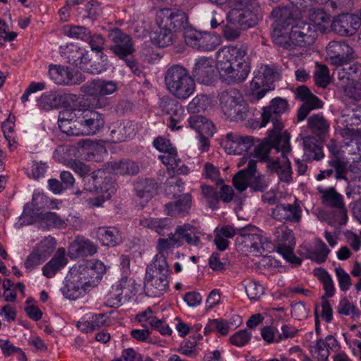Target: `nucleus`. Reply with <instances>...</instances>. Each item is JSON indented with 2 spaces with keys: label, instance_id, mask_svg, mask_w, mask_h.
Returning <instances> with one entry per match:
<instances>
[{
  "label": "nucleus",
  "instance_id": "1",
  "mask_svg": "<svg viewBox=\"0 0 361 361\" xmlns=\"http://www.w3.org/2000/svg\"><path fill=\"white\" fill-rule=\"evenodd\" d=\"M216 68L221 82L233 85L243 82L250 72V60L245 45L225 46L216 52Z\"/></svg>",
  "mask_w": 361,
  "mask_h": 361
},
{
  "label": "nucleus",
  "instance_id": "2",
  "mask_svg": "<svg viewBox=\"0 0 361 361\" xmlns=\"http://www.w3.org/2000/svg\"><path fill=\"white\" fill-rule=\"evenodd\" d=\"M106 273V266L98 259H90L75 264L66 277L63 295L76 300L86 293L87 288L96 286Z\"/></svg>",
  "mask_w": 361,
  "mask_h": 361
},
{
  "label": "nucleus",
  "instance_id": "3",
  "mask_svg": "<svg viewBox=\"0 0 361 361\" xmlns=\"http://www.w3.org/2000/svg\"><path fill=\"white\" fill-rule=\"evenodd\" d=\"M288 102L282 98L276 97L270 102V104L262 109V122L259 127L266 126L269 122L273 124V128L269 130V139L273 142L279 140L287 144L290 140V134L283 131V123L281 121V115L288 111Z\"/></svg>",
  "mask_w": 361,
  "mask_h": 361
},
{
  "label": "nucleus",
  "instance_id": "4",
  "mask_svg": "<svg viewBox=\"0 0 361 361\" xmlns=\"http://www.w3.org/2000/svg\"><path fill=\"white\" fill-rule=\"evenodd\" d=\"M164 82L167 90L179 99H186L195 90L194 79L183 66L175 64L165 73Z\"/></svg>",
  "mask_w": 361,
  "mask_h": 361
},
{
  "label": "nucleus",
  "instance_id": "5",
  "mask_svg": "<svg viewBox=\"0 0 361 361\" xmlns=\"http://www.w3.org/2000/svg\"><path fill=\"white\" fill-rule=\"evenodd\" d=\"M219 99L222 111L231 121H244L247 118L248 106L238 89L232 87L224 90Z\"/></svg>",
  "mask_w": 361,
  "mask_h": 361
},
{
  "label": "nucleus",
  "instance_id": "6",
  "mask_svg": "<svg viewBox=\"0 0 361 361\" xmlns=\"http://www.w3.org/2000/svg\"><path fill=\"white\" fill-rule=\"evenodd\" d=\"M290 10L286 6L278 7L271 11L272 16L276 18L272 32L274 42L285 49H294L293 42L290 39V31L286 27L292 24L289 18Z\"/></svg>",
  "mask_w": 361,
  "mask_h": 361
},
{
  "label": "nucleus",
  "instance_id": "7",
  "mask_svg": "<svg viewBox=\"0 0 361 361\" xmlns=\"http://www.w3.org/2000/svg\"><path fill=\"white\" fill-rule=\"evenodd\" d=\"M117 83L113 80L94 79L85 83L81 91L91 97L93 105L96 108H105L110 104V99L106 95L111 94L117 90Z\"/></svg>",
  "mask_w": 361,
  "mask_h": 361
},
{
  "label": "nucleus",
  "instance_id": "8",
  "mask_svg": "<svg viewBox=\"0 0 361 361\" xmlns=\"http://www.w3.org/2000/svg\"><path fill=\"white\" fill-rule=\"evenodd\" d=\"M280 78L279 68L274 65L262 66L255 75L250 83L251 90L257 99H262L265 94L273 90V84Z\"/></svg>",
  "mask_w": 361,
  "mask_h": 361
},
{
  "label": "nucleus",
  "instance_id": "9",
  "mask_svg": "<svg viewBox=\"0 0 361 361\" xmlns=\"http://www.w3.org/2000/svg\"><path fill=\"white\" fill-rule=\"evenodd\" d=\"M156 23L159 27H168L174 32H185L188 27V15L178 8H164L157 12Z\"/></svg>",
  "mask_w": 361,
  "mask_h": 361
},
{
  "label": "nucleus",
  "instance_id": "10",
  "mask_svg": "<svg viewBox=\"0 0 361 361\" xmlns=\"http://www.w3.org/2000/svg\"><path fill=\"white\" fill-rule=\"evenodd\" d=\"M262 18V12L259 4H252L247 8L231 9L227 19L231 24L240 30H246L255 26Z\"/></svg>",
  "mask_w": 361,
  "mask_h": 361
},
{
  "label": "nucleus",
  "instance_id": "11",
  "mask_svg": "<svg viewBox=\"0 0 361 361\" xmlns=\"http://www.w3.org/2000/svg\"><path fill=\"white\" fill-rule=\"evenodd\" d=\"M109 50L119 59L124 60L135 51L132 37L119 28L109 32Z\"/></svg>",
  "mask_w": 361,
  "mask_h": 361
},
{
  "label": "nucleus",
  "instance_id": "12",
  "mask_svg": "<svg viewBox=\"0 0 361 361\" xmlns=\"http://www.w3.org/2000/svg\"><path fill=\"white\" fill-rule=\"evenodd\" d=\"M290 28V39L295 47H307L313 44L317 37V31L315 25H311L310 23L303 20H294Z\"/></svg>",
  "mask_w": 361,
  "mask_h": 361
},
{
  "label": "nucleus",
  "instance_id": "13",
  "mask_svg": "<svg viewBox=\"0 0 361 361\" xmlns=\"http://www.w3.org/2000/svg\"><path fill=\"white\" fill-rule=\"evenodd\" d=\"M184 37L187 44L201 51H214L220 44L217 36L190 29L184 32Z\"/></svg>",
  "mask_w": 361,
  "mask_h": 361
},
{
  "label": "nucleus",
  "instance_id": "14",
  "mask_svg": "<svg viewBox=\"0 0 361 361\" xmlns=\"http://www.w3.org/2000/svg\"><path fill=\"white\" fill-rule=\"evenodd\" d=\"M49 74L50 78L58 85H78L85 80V76L80 72H74L69 68L61 65H51Z\"/></svg>",
  "mask_w": 361,
  "mask_h": 361
},
{
  "label": "nucleus",
  "instance_id": "15",
  "mask_svg": "<svg viewBox=\"0 0 361 361\" xmlns=\"http://www.w3.org/2000/svg\"><path fill=\"white\" fill-rule=\"evenodd\" d=\"M271 149H275L277 152H281V156L286 157V154H288L291 151V147L290 145V140L288 141L287 144H284L279 140L276 142H273L269 139V131L268 132V136L265 138L264 141L255 147L254 157L257 158L261 161L269 163V161H273L269 158V153Z\"/></svg>",
  "mask_w": 361,
  "mask_h": 361
},
{
  "label": "nucleus",
  "instance_id": "16",
  "mask_svg": "<svg viewBox=\"0 0 361 361\" xmlns=\"http://www.w3.org/2000/svg\"><path fill=\"white\" fill-rule=\"evenodd\" d=\"M331 30L342 36H352L360 28L357 15L341 13L334 18Z\"/></svg>",
  "mask_w": 361,
  "mask_h": 361
},
{
  "label": "nucleus",
  "instance_id": "17",
  "mask_svg": "<svg viewBox=\"0 0 361 361\" xmlns=\"http://www.w3.org/2000/svg\"><path fill=\"white\" fill-rule=\"evenodd\" d=\"M326 49L331 63L333 65L353 61L355 58L353 48L349 46L346 40L331 41L329 43Z\"/></svg>",
  "mask_w": 361,
  "mask_h": 361
},
{
  "label": "nucleus",
  "instance_id": "18",
  "mask_svg": "<svg viewBox=\"0 0 361 361\" xmlns=\"http://www.w3.org/2000/svg\"><path fill=\"white\" fill-rule=\"evenodd\" d=\"M295 245L294 233L292 230L286 228L283 231L281 235L279 236L276 251L288 262L292 264H300L302 260L296 257L293 252Z\"/></svg>",
  "mask_w": 361,
  "mask_h": 361
},
{
  "label": "nucleus",
  "instance_id": "19",
  "mask_svg": "<svg viewBox=\"0 0 361 361\" xmlns=\"http://www.w3.org/2000/svg\"><path fill=\"white\" fill-rule=\"evenodd\" d=\"M78 123L82 135H94L104 126V118L102 114L92 110H85L81 116L78 117Z\"/></svg>",
  "mask_w": 361,
  "mask_h": 361
},
{
  "label": "nucleus",
  "instance_id": "20",
  "mask_svg": "<svg viewBox=\"0 0 361 361\" xmlns=\"http://www.w3.org/2000/svg\"><path fill=\"white\" fill-rule=\"evenodd\" d=\"M302 209L300 204L295 201L293 204H279L271 209V216L281 222H299L301 219Z\"/></svg>",
  "mask_w": 361,
  "mask_h": 361
},
{
  "label": "nucleus",
  "instance_id": "21",
  "mask_svg": "<svg viewBox=\"0 0 361 361\" xmlns=\"http://www.w3.org/2000/svg\"><path fill=\"white\" fill-rule=\"evenodd\" d=\"M169 276L154 274H146L145 288L147 294L151 297H159L167 291L169 288Z\"/></svg>",
  "mask_w": 361,
  "mask_h": 361
},
{
  "label": "nucleus",
  "instance_id": "22",
  "mask_svg": "<svg viewBox=\"0 0 361 361\" xmlns=\"http://www.w3.org/2000/svg\"><path fill=\"white\" fill-rule=\"evenodd\" d=\"M193 76L204 85L212 84L215 77V68L212 58L201 57L197 59L192 68Z\"/></svg>",
  "mask_w": 361,
  "mask_h": 361
},
{
  "label": "nucleus",
  "instance_id": "23",
  "mask_svg": "<svg viewBox=\"0 0 361 361\" xmlns=\"http://www.w3.org/2000/svg\"><path fill=\"white\" fill-rule=\"evenodd\" d=\"M254 145L252 136H243L233 133L226 135L225 148L228 154H241L247 152Z\"/></svg>",
  "mask_w": 361,
  "mask_h": 361
},
{
  "label": "nucleus",
  "instance_id": "24",
  "mask_svg": "<svg viewBox=\"0 0 361 361\" xmlns=\"http://www.w3.org/2000/svg\"><path fill=\"white\" fill-rule=\"evenodd\" d=\"M318 192L322 194V202L323 204L339 211L341 216L347 219V212L343 202V196L338 193L334 188L324 189L322 187L317 188Z\"/></svg>",
  "mask_w": 361,
  "mask_h": 361
},
{
  "label": "nucleus",
  "instance_id": "25",
  "mask_svg": "<svg viewBox=\"0 0 361 361\" xmlns=\"http://www.w3.org/2000/svg\"><path fill=\"white\" fill-rule=\"evenodd\" d=\"M157 188V184L152 178L140 179L135 183V191L136 197L140 200V204L142 208L152 198Z\"/></svg>",
  "mask_w": 361,
  "mask_h": 361
},
{
  "label": "nucleus",
  "instance_id": "26",
  "mask_svg": "<svg viewBox=\"0 0 361 361\" xmlns=\"http://www.w3.org/2000/svg\"><path fill=\"white\" fill-rule=\"evenodd\" d=\"M97 252V245L90 240H75L68 248L71 258L86 257L92 256Z\"/></svg>",
  "mask_w": 361,
  "mask_h": 361
},
{
  "label": "nucleus",
  "instance_id": "27",
  "mask_svg": "<svg viewBox=\"0 0 361 361\" xmlns=\"http://www.w3.org/2000/svg\"><path fill=\"white\" fill-rule=\"evenodd\" d=\"M97 236L104 246L116 247L122 243V237L118 229L114 226L99 227Z\"/></svg>",
  "mask_w": 361,
  "mask_h": 361
},
{
  "label": "nucleus",
  "instance_id": "28",
  "mask_svg": "<svg viewBox=\"0 0 361 361\" xmlns=\"http://www.w3.org/2000/svg\"><path fill=\"white\" fill-rule=\"evenodd\" d=\"M192 196L190 193H185L180 196L175 202H171L164 205L165 211L171 216L188 213L191 208Z\"/></svg>",
  "mask_w": 361,
  "mask_h": 361
},
{
  "label": "nucleus",
  "instance_id": "29",
  "mask_svg": "<svg viewBox=\"0 0 361 361\" xmlns=\"http://www.w3.org/2000/svg\"><path fill=\"white\" fill-rule=\"evenodd\" d=\"M67 263L68 259L66 257V250L63 247H60L51 260L42 267L43 274L47 278H51Z\"/></svg>",
  "mask_w": 361,
  "mask_h": 361
},
{
  "label": "nucleus",
  "instance_id": "30",
  "mask_svg": "<svg viewBox=\"0 0 361 361\" xmlns=\"http://www.w3.org/2000/svg\"><path fill=\"white\" fill-rule=\"evenodd\" d=\"M287 155L286 154V157H282V161L277 158L273 161H269L267 164V168L271 172L276 173L279 179L285 183H289L292 180L291 164Z\"/></svg>",
  "mask_w": 361,
  "mask_h": 361
},
{
  "label": "nucleus",
  "instance_id": "31",
  "mask_svg": "<svg viewBox=\"0 0 361 361\" xmlns=\"http://www.w3.org/2000/svg\"><path fill=\"white\" fill-rule=\"evenodd\" d=\"M256 172V161L250 159L247 167L238 171L233 178V185L239 192L249 187V180Z\"/></svg>",
  "mask_w": 361,
  "mask_h": 361
},
{
  "label": "nucleus",
  "instance_id": "32",
  "mask_svg": "<svg viewBox=\"0 0 361 361\" xmlns=\"http://www.w3.org/2000/svg\"><path fill=\"white\" fill-rule=\"evenodd\" d=\"M110 129V136L114 142L125 141L135 135L134 125L130 122L116 123L112 125Z\"/></svg>",
  "mask_w": 361,
  "mask_h": 361
},
{
  "label": "nucleus",
  "instance_id": "33",
  "mask_svg": "<svg viewBox=\"0 0 361 361\" xmlns=\"http://www.w3.org/2000/svg\"><path fill=\"white\" fill-rule=\"evenodd\" d=\"M241 235L245 238L244 242L246 246L260 255H263L267 252L270 247V243L260 234L247 233L241 234Z\"/></svg>",
  "mask_w": 361,
  "mask_h": 361
},
{
  "label": "nucleus",
  "instance_id": "34",
  "mask_svg": "<svg viewBox=\"0 0 361 361\" xmlns=\"http://www.w3.org/2000/svg\"><path fill=\"white\" fill-rule=\"evenodd\" d=\"M171 219L169 218H142L139 224L145 228L154 230L159 235H164L171 226Z\"/></svg>",
  "mask_w": 361,
  "mask_h": 361
},
{
  "label": "nucleus",
  "instance_id": "35",
  "mask_svg": "<svg viewBox=\"0 0 361 361\" xmlns=\"http://www.w3.org/2000/svg\"><path fill=\"white\" fill-rule=\"evenodd\" d=\"M130 281L131 279L128 280L127 278H123L117 283L112 286L107 295V305L109 307H118L121 305L123 298L122 295L127 289V287L129 286L128 283H130Z\"/></svg>",
  "mask_w": 361,
  "mask_h": 361
},
{
  "label": "nucleus",
  "instance_id": "36",
  "mask_svg": "<svg viewBox=\"0 0 361 361\" xmlns=\"http://www.w3.org/2000/svg\"><path fill=\"white\" fill-rule=\"evenodd\" d=\"M61 103L62 96L54 91L45 92L37 99L38 106L46 111L58 108Z\"/></svg>",
  "mask_w": 361,
  "mask_h": 361
},
{
  "label": "nucleus",
  "instance_id": "37",
  "mask_svg": "<svg viewBox=\"0 0 361 361\" xmlns=\"http://www.w3.org/2000/svg\"><path fill=\"white\" fill-rule=\"evenodd\" d=\"M159 107L163 112L170 117L183 118L184 109L181 104L175 99L163 97L159 102Z\"/></svg>",
  "mask_w": 361,
  "mask_h": 361
},
{
  "label": "nucleus",
  "instance_id": "38",
  "mask_svg": "<svg viewBox=\"0 0 361 361\" xmlns=\"http://www.w3.org/2000/svg\"><path fill=\"white\" fill-rule=\"evenodd\" d=\"M307 127L312 133L321 137L328 132L329 124L323 115L317 114L308 118Z\"/></svg>",
  "mask_w": 361,
  "mask_h": 361
},
{
  "label": "nucleus",
  "instance_id": "39",
  "mask_svg": "<svg viewBox=\"0 0 361 361\" xmlns=\"http://www.w3.org/2000/svg\"><path fill=\"white\" fill-rule=\"evenodd\" d=\"M193 229V226L188 224H185L182 226H179L176 228L173 234L176 239L178 240L180 246L183 245L184 240L190 245H197L199 244L200 241V237L197 235L192 237Z\"/></svg>",
  "mask_w": 361,
  "mask_h": 361
},
{
  "label": "nucleus",
  "instance_id": "40",
  "mask_svg": "<svg viewBox=\"0 0 361 361\" xmlns=\"http://www.w3.org/2000/svg\"><path fill=\"white\" fill-rule=\"evenodd\" d=\"M322 106L323 102L317 96L312 94L308 99L303 101L302 104L298 109L297 112L298 121H304L311 111L320 109Z\"/></svg>",
  "mask_w": 361,
  "mask_h": 361
},
{
  "label": "nucleus",
  "instance_id": "41",
  "mask_svg": "<svg viewBox=\"0 0 361 361\" xmlns=\"http://www.w3.org/2000/svg\"><path fill=\"white\" fill-rule=\"evenodd\" d=\"M101 172L97 194L104 195L106 198H110L116 190V183L111 175L106 173L104 170H101Z\"/></svg>",
  "mask_w": 361,
  "mask_h": 361
},
{
  "label": "nucleus",
  "instance_id": "42",
  "mask_svg": "<svg viewBox=\"0 0 361 361\" xmlns=\"http://www.w3.org/2000/svg\"><path fill=\"white\" fill-rule=\"evenodd\" d=\"M61 56L66 61L75 66L81 62L80 57L82 56L83 49L77 44H70L66 47H60Z\"/></svg>",
  "mask_w": 361,
  "mask_h": 361
},
{
  "label": "nucleus",
  "instance_id": "43",
  "mask_svg": "<svg viewBox=\"0 0 361 361\" xmlns=\"http://www.w3.org/2000/svg\"><path fill=\"white\" fill-rule=\"evenodd\" d=\"M155 271L157 274H165L170 276L169 267L166 259L164 255L157 253L153 260V263L147 266L146 269V274H154Z\"/></svg>",
  "mask_w": 361,
  "mask_h": 361
},
{
  "label": "nucleus",
  "instance_id": "44",
  "mask_svg": "<svg viewBox=\"0 0 361 361\" xmlns=\"http://www.w3.org/2000/svg\"><path fill=\"white\" fill-rule=\"evenodd\" d=\"M232 324L231 322H228L222 319H210L204 328V334H208L211 332L217 331L221 335L226 336L228 334Z\"/></svg>",
  "mask_w": 361,
  "mask_h": 361
},
{
  "label": "nucleus",
  "instance_id": "45",
  "mask_svg": "<svg viewBox=\"0 0 361 361\" xmlns=\"http://www.w3.org/2000/svg\"><path fill=\"white\" fill-rule=\"evenodd\" d=\"M314 275L317 276L322 283L323 288L325 290L324 296L326 298L333 297L335 294V288L330 274L325 269L320 268L314 270Z\"/></svg>",
  "mask_w": 361,
  "mask_h": 361
},
{
  "label": "nucleus",
  "instance_id": "46",
  "mask_svg": "<svg viewBox=\"0 0 361 361\" xmlns=\"http://www.w3.org/2000/svg\"><path fill=\"white\" fill-rule=\"evenodd\" d=\"M309 8L310 12L308 15L310 20V25H315V30L317 31H324L325 30V26L323 23L328 20L326 13L322 8Z\"/></svg>",
  "mask_w": 361,
  "mask_h": 361
},
{
  "label": "nucleus",
  "instance_id": "47",
  "mask_svg": "<svg viewBox=\"0 0 361 361\" xmlns=\"http://www.w3.org/2000/svg\"><path fill=\"white\" fill-rule=\"evenodd\" d=\"M159 29L153 38L154 42L162 48L171 45L173 43L174 32L168 27H159Z\"/></svg>",
  "mask_w": 361,
  "mask_h": 361
},
{
  "label": "nucleus",
  "instance_id": "48",
  "mask_svg": "<svg viewBox=\"0 0 361 361\" xmlns=\"http://www.w3.org/2000/svg\"><path fill=\"white\" fill-rule=\"evenodd\" d=\"M243 286L247 297L251 300H259L264 293V288L256 281H245Z\"/></svg>",
  "mask_w": 361,
  "mask_h": 361
},
{
  "label": "nucleus",
  "instance_id": "49",
  "mask_svg": "<svg viewBox=\"0 0 361 361\" xmlns=\"http://www.w3.org/2000/svg\"><path fill=\"white\" fill-rule=\"evenodd\" d=\"M64 32L70 37L87 42L90 37L91 31L84 26L73 25L65 27Z\"/></svg>",
  "mask_w": 361,
  "mask_h": 361
},
{
  "label": "nucleus",
  "instance_id": "50",
  "mask_svg": "<svg viewBox=\"0 0 361 361\" xmlns=\"http://www.w3.org/2000/svg\"><path fill=\"white\" fill-rule=\"evenodd\" d=\"M329 165L334 169V174L337 180H344L348 181L347 174L348 171L345 161L336 157L329 161Z\"/></svg>",
  "mask_w": 361,
  "mask_h": 361
},
{
  "label": "nucleus",
  "instance_id": "51",
  "mask_svg": "<svg viewBox=\"0 0 361 361\" xmlns=\"http://www.w3.org/2000/svg\"><path fill=\"white\" fill-rule=\"evenodd\" d=\"M47 257L38 250L36 247L33 249L31 253L27 256L25 262V267L26 269L32 270L36 266L42 264Z\"/></svg>",
  "mask_w": 361,
  "mask_h": 361
},
{
  "label": "nucleus",
  "instance_id": "52",
  "mask_svg": "<svg viewBox=\"0 0 361 361\" xmlns=\"http://www.w3.org/2000/svg\"><path fill=\"white\" fill-rule=\"evenodd\" d=\"M59 128L63 133L69 136H78L82 135V132L78 123V117L72 121L58 123Z\"/></svg>",
  "mask_w": 361,
  "mask_h": 361
},
{
  "label": "nucleus",
  "instance_id": "53",
  "mask_svg": "<svg viewBox=\"0 0 361 361\" xmlns=\"http://www.w3.org/2000/svg\"><path fill=\"white\" fill-rule=\"evenodd\" d=\"M178 242L173 233H171L168 238H159L157 245L158 253L164 255V252H168L171 249L179 247L180 243Z\"/></svg>",
  "mask_w": 361,
  "mask_h": 361
},
{
  "label": "nucleus",
  "instance_id": "54",
  "mask_svg": "<svg viewBox=\"0 0 361 361\" xmlns=\"http://www.w3.org/2000/svg\"><path fill=\"white\" fill-rule=\"evenodd\" d=\"M315 84L321 87H326L329 83V71L326 66L317 65L314 73Z\"/></svg>",
  "mask_w": 361,
  "mask_h": 361
},
{
  "label": "nucleus",
  "instance_id": "55",
  "mask_svg": "<svg viewBox=\"0 0 361 361\" xmlns=\"http://www.w3.org/2000/svg\"><path fill=\"white\" fill-rule=\"evenodd\" d=\"M39 219L43 221L48 227L64 228L66 226L65 221L55 212H44L39 214Z\"/></svg>",
  "mask_w": 361,
  "mask_h": 361
},
{
  "label": "nucleus",
  "instance_id": "56",
  "mask_svg": "<svg viewBox=\"0 0 361 361\" xmlns=\"http://www.w3.org/2000/svg\"><path fill=\"white\" fill-rule=\"evenodd\" d=\"M202 194L203 197L207 200L208 206L212 209H217L219 198L217 192L212 186L209 185H202Z\"/></svg>",
  "mask_w": 361,
  "mask_h": 361
},
{
  "label": "nucleus",
  "instance_id": "57",
  "mask_svg": "<svg viewBox=\"0 0 361 361\" xmlns=\"http://www.w3.org/2000/svg\"><path fill=\"white\" fill-rule=\"evenodd\" d=\"M336 310L338 313L340 314L348 316L350 314H352L353 317H358L360 316L359 309L350 303L347 298L341 299Z\"/></svg>",
  "mask_w": 361,
  "mask_h": 361
},
{
  "label": "nucleus",
  "instance_id": "58",
  "mask_svg": "<svg viewBox=\"0 0 361 361\" xmlns=\"http://www.w3.org/2000/svg\"><path fill=\"white\" fill-rule=\"evenodd\" d=\"M140 171L139 166L131 160H121L119 161L118 169L117 174L124 176L136 175Z\"/></svg>",
  "mask_w": 361,
  "mask_h": 361
},
{
  "label": "nucleus",
  "instance_id": "59",
  "mask_svg": "<svg viewBox=\"0 0 361 361\" xmlns=\"http://www.w3.org/2000/svg\"><path fill=\"white\" fill-rule=\"evenodd\" d=\"M101 173V170L99 169L92 172L90 174L83 178L82 182L85 190L95 192L97 193L98 185L99 183V174Z\"/></svg>",
  "mask_w": 361,
  "mask_h": 361
},
{
  "label": "nucleus",
  "instance_id": "60",
  "mask_svg": "<svg viewBox=\"0 0 361 361\" xmlns=\"http://www.w3.org/2000/svg\"><path fill=\"white\" fill-rule=\"evenodd\" d=\"M344 96L353 102L361 100V87L354 82H348L343 87Z\"/></svg>",
  "mask_w": 361,
  "mask_h": 361
},
{
  "label": "nucleus",
  "instance_id": "61",
  "mask_svg": "<svg viewBox=\"0 0 361 361\" xmlns=\"http://www.w3.org/2000/svg\"><path fill=\"white\" fill-rule=\"evenodd\" d=\"M269 182L262 174L255 176V174L249 180V188L253 192H264L268 188Z\"/></svg>",
  "mask_w": 361,
  "mask_h": 361
},
{
  "label": "nucleus",
  "instance_id": "62",
  "mask_svg": "<svg viewBox=\"0 0 361 361\" xmlns=\"http://www.w3.org/2000/svg\"><path fill=\"white\" fill-rule=\"evenodd\" d=\"M251 337V332L248 331L247 329H243L232 335L229 340L233 345L242 347L250 341Z\"/></svg>",
  "mask_w": 361,
  "mask_h": 361
},
{
  "label": "nucleus",
  "instance_id": "63",
  "mask_svg": "<svg viewBox=\"0 0 361 361\" xmlns=\"http://www.w3.org/2000/svg\"><path fill=\"white\" fill-rule=\"evenodd\" d=\"M312 348H314V356L317 361H328L329 349L326 347V343L323 339H318L316 345Z\"/></svg>",
  "mask_w": 361,
  "mask_h": 361
},
{
  "label": "nucleus",
  "instance_id": "64",
  "mask_svg": "<svg viewBox=\"0 0 361 361\" xmlns=\"http://www.w3.org/2000/svg\"><path fill=\"white\" fill-rule=\"evenodd\" d=\"M335 272L341 290L343 291L348 290L351 286L350 275L341 267L336 268Z\"/></svg>",
  "mask_w": 361,
  "mask_h": 361
}]
</instances>
